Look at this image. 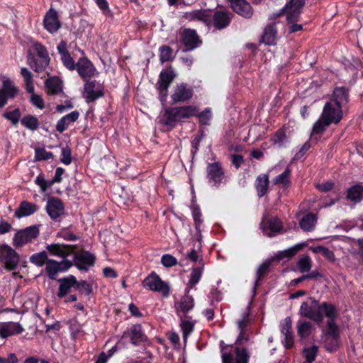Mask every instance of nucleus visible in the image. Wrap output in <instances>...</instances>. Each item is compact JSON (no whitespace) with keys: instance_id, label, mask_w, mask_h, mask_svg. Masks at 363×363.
<instances>
[{"instance_id":"obj_34","label":"nucleus","mask_w":363,"mask_h":363,"mask_svg":"<svg viewBox=\"0 0 363 363\" xmlns=\"http://www.w3.org/2000/svg\"><path fill=\"white\" fill-rule=\"evenodd\" d=\"M291 169L289 167H287L285 170L278 176L274 178L273 183L275 185H278L284 189H287L291 185Z\"/></svg>"},{"instance_id":"obj_29","label":"nucleus","mask_w":363,"mask_h":363,"mask_svg":"<svg viewBox=\"0 0 363 363\" xmlns=\"http://www.w3.org/2000/svg\"><path fill=\"white\" fill-rule=\"evenodd\" d=\"M267 227H262L264 233L268 237L276 236L282 229V223L277 217L271 218L267 223Z\"/></svg>"},{"instance_id":"obj_58","label":"nucleus","mask_w":363,"mask_h":363,"mask_svg":"<svg viewBox=\"0 0 363 363\" xmlns=\"http://www.w3.org/2000/svg\"><path fill=\"white\" fill-rule=\"evenodd\" d=\"M75 288L82 294H90L92 291V287L90 284L86 281H78L75 284Z\"/></svg>"},{"instance_id":"obj_47","label":"nucleus","mask_w":363,"mask_h":363,"mask_svg":"<svg viewBox=\"0 0 363 363\" xmlns=\"http://www.w3.org/2000/svg\"><path fill=\"white\" fill-rule=\"evenodd\" d=\"M297 328L298 335L301 337L304 338L310 335L311 332L312 325L306 321H298L297 323Z\"/></svg>"},{"instance_id":"obj_26","label":"nucleus","mask_w":363,"mask_h":363,"mask_svg":"<svg viewBox=\"0 0 363 363\" xmlns=\"http://www.w3.org/2000/svg\"><path fill=\"white\" fill-rule=\"evenodd\" d=\"M280 330L284 335V344L286 347H291L294 342L292 332V321L290 317H286L280 323Z\"/></svg>"},{"instance_id":"obj_48","label":"nucleus","mask_w":363,"mask_h":363,"mask_svg":"<svg viewBox=\"0 0 363 363\" xmlns=\"http://www.w3.org/2000/svg\"><path fill=\"white\" fill-rule=\"evenodd\" d=\"M180 326L183 334L184 342V344H186L188 337L194 330V325L191 321L182 320Z\"/></svg>"},{"instance_id":"obj_4","label":"nucleus","mask_w":363,"mask_h":363,"mask_svg":"<svg viewBox=\"0 0 363 363\" xmlns=\"http://www.w3.org/2000/svg\"><path fill=\"white\" fill-rule=\"evenodd\" d=\"M0 262L7 270L12 271L16 269L18 264L19 256L11 247L3 245L0 246Z\"/></svg>"},{"instance_id":"obj_14","label":"nucleus","mask_w":363,"mask_h":363,"mask_svg":"<svg viewBox=\"0 0 363 363\" xmlns=\"http://www.w3.org/2000/svg\"><path fill=\"white\" fill-rule=\"evenodd\" d=\"M76 69L79 75L84 79L87 80L93 77L96 69L92 62L86 57H81L77 62Z\"/></svg>"},{"instance_id":"obj_18","label":"nucleus","mask_w":363,"mask_h":363,"mask_svg":"<svg viewBox=\"0 0 363 363\" xmlns=\"http://www.w3.org/2000/svg\"><path fill=\"white\" fill-rule=\"evenodd\" d=\"M94 256L89 252H79L74 256V265L81 271H88L89 268L94 265Z\"/></svg>"},{"instance_id":"obj_23","label":"nucleus","mask_w":363,"mask_h":363,"mask_svg":"<svg viewBox=\"0 0 363 363\" xmlns=\"http://www.w3.org/2000/svg\"><path fill=\"white\" fill-rule=\"evenodd\" d=\"M207 178L214 185L220 184L224 178V172L218 162L208 164L207 167Z\"/></svg>"},{"instance_id":"obj_61","label":"nucleus","mask_w":363,"mask_h":363,"mask_svg":"<svg viewBox=\"0 0 363 363\" xmlns=\"http://www.w3.org/2000/svg\"><path fill=\"white\" fill-rule=\"evenodd\" d=\"M161 263L165 267H172L177 264V260L174 256L166 254L162 255Z\"/></svg>"},{"instance_id":"obj_52","label":"nucleus","mask_w":363,"mask_h":363,"mask_svg":"<svg viewBox=\"0 0 363 363\" xmlns=\"http://www.w3.org/2000/svg\"><path fill=\"white\" fill-rule=\"evenodd\" d=\"M50 255L57 257H65L66 253L63 247L59 244H51L46 247Z\"/></svg>"},{"instance_id":"obj_37","label":"nucleus","mask_w":363,"mask_h":363,"mask_svg":"<svg viewBox=\"0 0 363 363\" xmlns=\"http://www.w3.org/2000/svg\"><path fill=\"white\" fill-rule=\"evenodd\" d=\"M20 72L23 79L26 90L28 93H33L35 91L33 74L25 67L21 68Z\"/></svg>"},{"instance_id":"obj_36","label":"nucleus","mask_w":363,"mask_h":363,"mask_svg":"<svg viewBox=\"0 0 363 363\" xmlns=\"http://www.w3.org/2000/svg\"><path fill=\"white\" fill-rule=\"evenodd\" d=\"M45 86L48 94H56L62 91V82L57 77L48 79L45 82Z\"/></svg>"},{"instance_id":"obj_17","label":"nucleus","mask_w":363,"mask_h":363,"mask_svg":"<svg viewBox=\"0 0 363 363\" xmlns=\"http://www.w3.org/2000/svg\"><path fill=\"white\" fill-rule=\"evenodd\" d=\"M45 209L52 220L57 219L65 213L63 203L55 197H51L48 200Z\"/></svg>"},{"instance_id":"obj_50","label":"nucleus","mask_w":363,"mask_h":363,"mask_svg":"<svg viewBox=\"0 0 363 363\" xmlns=\"http://www.w3.org/2000/svg\"><path fill=\"white\" fill-rule=\"evenodd\" d=\"M191 213H192V216L194 218L196 229L198 231V233H201L200 227H201V225L202 224L203 220L201 219V213L199 208L196 205H193L191 206Z\"/></svg>"},{"instance_id":"obj_21","label":"nucleus","mask_w":363,"mask_h":363,"mask_svg":"<svg viewBox=\"0 0 363 363\" xmlns=\"http://www.w3.org/2000/svg\"><path fill=\"white\" fill-rule=\"evenodd\" d=\"M232 16L228 11H216L213 16L211 15V23L218 30L223 29L229 25Z\"/></svg>"},{"instance_id":"obj_41","label":"nucleus","mask_w":363,"mask_h":363,"mask_svg":"<svg viewBox=\"0 0 363 363\" xmlns=\"http://www.w3.org/2000/svg\"><path fill=\"white\" fill-rule=\"evenodd\" d=\"M271 264H272V260L267 259V260L264 261L258 267L257 272H256V279L255 281V284H254V291H255L259 285V280L261 279H262V277H264L267 274V273L269 270V268L271 266Z\"/></svg>"},{"instance_id":"obj_53","label":"nucleus","mask_w":363,"mask_h":363,"mask_svg":"<svg viewBox=\"0 0 363 363\" xmlns=\"http://www.w3.org/2000/svg\"><path fill=\"white\" fill-rule=\"evenodd\" d=\"M21 111L19 108H16L12 111L6 112L4 113V117L10 121L13 125H16L21 118Z\"/></svg>"},{"instance_id":"obj_10","label":"nucleus","mask_w":363,"mask_h":363,"mask_svg":"<svg viewBox=\"0 0 363 363\" xmlns=\"http://www.w3.org/2000/svg\"><path fill=\"white\" fill-rule=\"evenodd\" d=\"M84 98L90 103L104 96V86L96 81L87 82L84 86Z\"/></svg>"},{"instance_id":"obj_16","label":"nucleus","mask_w":363,"mask_h":363,"mask_svg":"<svg viewBox=\"0 0 363 363\" xmlns=\"http://www.w3.org/2000/svg\"><path fill=\"white\" fill-rule=\"evenodd\" d=\"M71 266L72 264L67 260L58 262L53 259H49L46 263L45 272L50 279H55L59 272H65Z\"/></svg>"},{"instance_id":"obj_2","label":"nucleus","mask_w":363,"mask_h":363,"mask_svg":"<svg viewBox=\"0 0 363 363\" xmlns=\"http://www.w3.org/2000/svg\"><path fill=\"white\" fill-rule=\"evenodd\" d=\"M38 58L29 50L27 55V64L37 73L42 72L48 67L50 61L48 52L46 48L38 42H35L31 46Z\"/></svg>"},{"instance_id":"obj_27","label":"nucleus","mask_w":363,"mask_h":363,"mask_svg":"<svg viewBox=\"0 0 363 363\" xmlns=\"http://www.w3.org/2000/svg\"><path fill=\"white\" fill-rule=\"evenodd\" d=\"M162 121L164 125L174 127L178 122L181 121L179 108L172 107L165 109Z\"/></svg>"},{"instance_id":"obj_54","label":"nucleus","mask_w":363,"mask_h":363,"mask_svg":"<svg viewBox=\"0 0 363 363\" xmlns=\"http://www.w3.org/2000/svg\"><path fill=\"white\" fill-rule=\"evenodd\" d=\"M317 352H318V347L317 346L313 345L311 347L305 348L303 350V354L306 359V362L308 363L313 362L315 359Z\"/></svg>"},{"instance_id":"obj_38","label":"nucleus","mask_w":363,"mask_h":363,"mask_svg":"<svg viewBox=\"0 0 363 363\" xmlns=\"http://www.w3.org/2000/svg\"><path fill=\"white\" fill-rule=\"evenodd\" d=\"M317 221V216L313 213H308L300 220L301 228L304 231L313 230Z\"/></svg>"},{"instance_id":"obj_25","label":"nucleus","mask_w":363,"mask_h":363,"mask_svg":"<svg viewBox=\"0 0 363 363\" xmlns=\"http://www.w3.org/2000/svg\"><path fill=\"white\" fill-rule=\"evenodd\" d=\"M128 337L133 345H138L140 342L146 340V336L142 331V327L140 324H135L132 326L129 331L123 333V337Z\"/></svg>"},{"instance_id":"obj_46","label":"nucleus","mask_w":363,"mask_h":363,"mask_svg":"<svg viewBox=\"0 0 363 363\" xmlns=\"http://www.w3.org/2000/svg\"><path fill=\"white\" fill-rule=\"evenodd\" d=\"M48 260V255L44 251L35 253L30 257V262L38 267H42Z\"/></svg>"},{"instance_id":"obj_64","label":"nucleus","mask_w":363,"mask_h":363,"mask_svg":"<svg viewBox=\"0 0 363 363\" xmlns=\"http://www.w3.org/2000/svg\"><path fill=\"white\" fill-rule=\"evenodd\" d=\"M200 118L201 123L203 125H207L208 121L211 117V113L210 108H206L205 111H202L198 115Z\"/></svg>"},{"instance_id":"obj_49","label":"nucleus","mask_w":363,"mask_h":363,"mask_svg":"<svg viewBox=\"0 0 363 363\" xmlns=\"http://www.w3.org/2000/svg\"><path fill=\"white\" fill-rule=\"evenodd\" d=\"M160 60L162 63L170 61L173 59L172 49L167 45H162L160 48Z\"/></svg>"},{"instance_id":"obj_24","label":"nucleus","mask_w":363,"mask_h":363,"mask_svg":"<svg viewBox=\"0 0 363 363\" xmlns=\"http://www.w3.org/2000/svg\"><path fill=\"white\" fill-rule=\"evenodd\" d=\"M232 9L238 15L249 18L253 15V9L245 0H230Z\"/></svg>"},{"instance_id":"obj_43","label":"nucleus","mask_w":363,"mask_h":363,"mask_svg":"<svg viewBox=\"0 0 363 363\" xmlns=\"http://www.w3.org/2000/svg\"><path fill=\"white\" fill-rule=\"evenodd\" d=\"M297 266L301 273L309 272L312 267V260L308 255H303L298 259Z\"/></svg>"},{"instance_id":"obj_1","label":"nucleus","mask_w":363,"mask_h":363,"mask_svg":"<svg viewBox=\"0 0 363 363\" xmlns=\"http://www.w3.org/2000/svg\"><path fill=\"white\" fill-rule=\"evenodd\" d=\"M299 314L315 322L321 323L323 316L328 318H336L337 313L334 305L323 302L320 304L315 299L302 303L300 307Z\"/></svg>"},{"instance_id":"obj_57","label":"nucleus","mask_w":363,"mask_h":363,"mask_svg":"<svg viewBox=\"0 0 363 363\" xmlns=\"http://www.w3.org/2000/svg\"><path fill=\"white\" fill-rule=\"evenodd\" d=\"M313 252H316V253H321L324 257H325L330 262H334L335 259V255H334L333 252L323 246H318V247H315L313 250Z\"/></svg>"},{"instance_id":"obj_56","label":"nucleus","mask_w":363,"mask_h":363,"mask_svg":"<svg viewBox=\"0 0 363 363\" xmlns=\"http://www.w3.org/2000/svg\"><path fill=\"white\" fill-rule=\"evenodd\" d=\"M273 142L274 145H277L278 147H282L286 142V135L285 132L282 129L278 130L273 138Z\"/></svg>"},{"instance_id":"obj_40","label":"nucleus","mask_w":363,"mask_h":363,"mask_svg":"<svg viewBox=\"0 0 363 363\" xmlns=\"http://www.w3.org/2000/svg\"><path fill=\"white\" fill-rule=\"evenodd\" d=\"M347 198L354 203H358L363 199V186L360 184L350 187L347 191Z\"/></svg>"},{"instance_id":"obj_3","label":"nucleus","mask_w":363,"mask_h":363,"mask_svg":"<svg viewBox=\"0 0 363 363\" xmlns=\"http://www.w3.org/2000/svg\"><path fill=\"white\" fill-rule=\"evenodd\" d=\"M223 363H248L249 353L245 348L225 345L221 347Z\"/></svg>"},{"instance_id":"obj_7","label":"nucleus","mask_w":363,"mask_h":363,"mask_svg":"<svg viewBox=\"0 0 363 363\" xmlns=\"http://www.w3.org/2000/svg\"><path fill=\"white\" fill-rule=\"evenodd\" d=\"M175 77L176 74L172 69H164L160 72L157 86L160 91L161 101H165L167 96V89Z\"/></svg>"},{"instance_id":"obj_12","label":"nucleus","mask_w":363,"mask_h":363,"mask_svg":"<svg viewBox=\"0 0 363 363\" xmlns=\"http://www.w3.org/2000/svg\"><path fill=\"white\" fill-rule=\"evenodd\" d=\"M335 318H328L329 320L327 323L326 331L324 336V337H326V340L332 339L333 341V345H327V350L330 352L336 350L339 345L340 330L339 327L335 323Z\"/></svg>"},{"instance_id":"obj_31","label":"nucleus","mask_w":363,"mask_h":363,"mask_svg":"<svg viewBox=\"0 0 363 363\" xmlns=\"http://www.w3.org/2000/svg\"><path fill=\"white\" fill-rule=\"evenodd\" d=\"M60 287L57 296L60 298L64 297L68 294L72 287H75L77 283V279L74 276L70 275L67 277L60 279L59 280Z\"/></svg>"},{"instance_id":"obj_15","label":"nucleus","mask_w":363,"mask_h":363,"mask_svg":"<svg viewBox=\"0 0 363 363\" xmlns=\"http://www.w3.org/2000/svg\"><path fill=\"white\" fill-rule=\"evenodd\" d=\"M193 93V89L190 86L185 83H180L175 86L171 98L174 103L184 102L192 97Z\"/></svg>"},{"instance_id":"obj_13","label":"nucleus","mask_w":363,"mask_h":363,"mask_svg":"<svg viewBox=\"0 0 363 363\" xmlns=\"http://www.w3.org/2000/svg\"><path fill=\"white\" fill-rule=\"evenodd\" d=\"M304 4L303 0H290V1L286 4L284 9L289 23H293L298 21Z\"/></svg>"},{"instance_id":"obj_19","label":"nucleus","mask_w":363,"mask_h":363,"mask_svg":"<svg viewBox=\"0 0 363 363\" xmlns=\"http://www.w3.org/2000/svg\"><path fill=\"white\" fill-rule=\"evenodd\" d=\"M183 18L189 21H200L209 26L211 23V13L209 10H194L185 12Z\"/></svg>"},{"instance_id":"obj_62","label":"nucleus","mask_w":363,"mask_h":363,"mask_svg":"<svg viewBox=\"0 0 363 363\" xmlns=\"http://www.w3.org/2000/svg\"><path fill=\"white\" fill-rule=\"evenodd\" d=\"M60 160L63 164L66 165H68L71 163V150L69 147L67 146L62 148Z\"/></svg>"},{"instance_id":"obj_5","label":"nucleus","mask_w":363,"mask_h":363,"mask_svg":"<svg viewBox=\"0 0 363 363\" xmlns=\"http://www.w3.org/2000/svg\"><path fill=\"white\" fill-rule=\"evenodd\" d=\"M143 286L152 291L160 293L163 296L169 295V286L155 272H152L143 282Z\"/></svg>"},{"instance_id":"obj_42","label":"nucleus","mask_w":363,"mask_h":363,"mask_svg":"<svg viewBox=\"0 0 363 363\" xmlns=\"http://www.w3.org/2000/svg\"><path fill=\"white\" fill-rule=\"evenodd\" d=\"M330 124H332L331 122H330L326 118H324L320 115L318 120L313 124V129H312V134L313 135L322 134Z\"/></svg>"},{"instance_id":"obj_39","label":"nucleus","mask_w":363,"mask_h":363,"mask_svg":"<svg viewBox=\"0 0 363 363\" xmlns=\"http://www.w3.org/2000/svg\"><path fill=\"white\" fill-rule=\"evenodd\" d=\"M277 36V30L275 25H268L263 33L262 36V41L267 45H273L275 43Z\"/></svg>"},{"instance_id":"obj_51","label":"nucleus","mask_w":363,"mask_h":363,"mask_svg":"<svg viewBox=\"0 0 363 363\" xmlns=\"http://www.w3.org/2000/svg\"><path fill=\"white\" fill-rule=\"evenodd\" d=\"M203 273V267L194 268L190 274L189 284L195 286L200 281Z\"/></svg>"},{"instance_id":"obj_9","label":"nucleus","mask_w":363,"mask_h":363,"mask_svg":"<svg viewBox=\"0 0 363 363\" xmlns=\"http://www.w3.org/2000/svg\"><path fill=\"white\" fill-rule=\"evenodd\" d=\"M321 116L334 124H337L343 117L342 106L328 101L325 103Z\"/></svg>"},{"instance_id":"obj_59","label":"nucleus","mask_w":363,"mask_h":363,"mask_svg":"<svg viewBox=\"0 0 363 363\" xmlns=\"http://www.w3.org/2000/svg\"><path fill=\"white\" fill-rule=\"evenodd\" d=\"M52 153L46 151L45 148L35 149V159L38 161L47 160L52 157Z\"/></svg>"},{"instance_id":"obj_22","label":"nucleus","mask_w":363,"mask_h":363,"mask_svg":"<svg viewBox=\"0 0 363 363\" xmlns=\"http://www.w3.org/2000/svg\"><path fill=\"white\" fill-rule=\"evenodd\" d=\"M43 23L45 28L51 33L57 32L61 26L57 12L52 8L46 13Z\"/></svg>"},{"instance_id":"obj_11","label":"nucleus","mask_w":363,"mask_h":363,"mask_svg":"<svg viewBox=\"0 0 363 363\" xmlns=\"http://www.w3.org/2000/svg\"><path fill=\"white\" fill-rule=\"evenodd\" d=\"M182 43L186 51L193 50L202 43L196 31L194 29L186 28L181 33Z\"/></svg>"},{"instance_id":"obj_20","label":"nucleus","mask_w":363,"mask_h":363,"mask_svg":"<svg viewBox=\"0 0 363 363\" xmlns=\"http://www.w3.org/2000/svg\"><path fill=\"white\" fill-rule=\"evenodd\" d=\"M23 330V328L18 323L11 321L0 323V337L1 338L21 334Z\"/></svg>"},{"instance_id":"obj_30","label":"nucleus","mask_w":363,"mask_h":363,"mask_svg":"<svg viewBox=\"0 0 363 363\" xmlns=\"http://www.w3.org/2000/svg\"><path fill=\"white\" fill-rule=\"evenodd\" d=\"M79 116V113L77 111H74L69 114L63 116L59 120L56 125V130L62 133L65 131L72 123L75 122Z\"/></svg>"},{"instance_id":"obj_8","label":"nucleus","mask_w":363,"mask_h":363,"mask_svg":"<svg viewBox=\"0 0 363 363\" xmlns=\"http://www.w3.org/2000/svg\"><path fill=\"white\" fill-rule=\"evenodd\" d=\"M19 92V89L9 78L4 77L2 80V86L0 89V108L4 107L8 100L14 99Z\"/></svg>"},{"instance_id":"obj_6","label":"nucleus","mask_w":363,"mask_h":363,"mask_svg":"<svg viewBox=\"0 0 363 363\" xmlns=\"http://www.w3.org/2000/svg\"><path fill=\"white\" fill-rule=\"evenodd\" d=\"M39 229L35 225L26 228L18 231L13 238V245L16 247H22L38 238Z\"/></svg>"},{"instance_id":"obj_63","label":"nucleus","mask_w":363,"mask_h":363,"mask_svg":"<svg viewBox=\"0 0 363 363\" xmlns=\"http://www.w3.org/2000/svg\"><path fill=\"white\" fill-rule=\"evenodd\" d=\"M30 94H31L30 101L32 104L40 109H43L45 108V103L42 97L40 95L35 94L34 91Z\"/></svg>"},{"instance_id":"obj_33","label":"nucleus","mask_w":363,"mask_h":363,"mask_svg":"<svg viewBox=\"0 0 363 363\" xmlns=\"http://www.w3.org/2000/svg\"><path fill=\"white\" fill-rule=\"evenodd\" d=\"M329 101L336 103L342 107V106L348 102V91L344 87L335 89L333 96Z\"/></svg>"},{"instance_id":"obj_35","label":"nucleus","mask_w":363,"mask_h":363,"mask_svg":"<svg viewBox=\"0 0 363 363\" xmlns=\"http://www.w3.org/2000/svg\"><path fill=\"white\" fill-rule=\"evenodd\" d=\"M269 177L267 174L259 175L255 180V188L257 192V196L261 198L264 196L269 188Z\"/></svg>"},{"instance_id":"obj_28","label":"nucleus","mask_w":363,"mask_h":363,"mask_svg":"<svg viewBox=\"0 0 363 363\" xmlns=\"http://www.w3.org/2000/svg\"><path fill=\"white\" fill-rule=\"evenodd\" d=\"M38 209L37 205L33 203L23 201L15 211V216L18 218L29 216L35 213Z\"/></svg>"},{"instance_id":"obj_60","label":"nucleus","mask_w":363,"mask_h":363,"mask_svg":"<svg viewBox=\"0 0 363 363\" xmlns=\"http://www.w3.org/2000/svg\"><path fill=\"white\" fill-rule=\"evenodd\" d=\"M61 60L63 65L69 70H74L76 69L77 63L74 62L69 53H64L61 56Z\"/></svg>"},{"instance_id":"obj_45","label":"nucleus","mask_w":363,"mask_h":363,"mask_svg":"<svg viewBox=\"0 0 363 363\" xmlns=\"http://www.w3.org/2000/svg\"><path fill=\"white\" fill-rule=\"evenodd\" d=\"M21 123L26 128L31 130H36L39 126V122H38V119L35 116H31V115L25 116L21 119Z\"/></svg>"},{"instance_id":"obj_44","label":"nucleus","mask_w":363,"mask_h":363,"mask_svg":"<svg viewBox=\"0 0 363 363\" xmlns=\"http://www.w3.org/2000/svg\"><path fill=\"white\" fill-rule=\"evenodd\" d=\"M178 108L181 121L194 116L198 112V108L194 106H179Z\"/></svg>"},{"instance_id":"obj_55","label":"nucleus","mask_w":363,"mask_h":363,"mask_svg":"<svg viewBox=\"0 0 363 363\" xmlns=\"http://www.w3.org/2000/svg\"><path fill=\"white\" fill-rule=\"evenodd\" d=\"M298 248L296 247H293L285 250L284 251H280L276 255V258L278 260L282 259L284 258H291L294 257L298 252Z\"/></svg>"},{"instance_id":"obj_32","label":"nucleus","mask_w":363,"mask_h":363,"mask_svg":"<svg viewBox=\"0 0 363 363\" xmlns=\"http://www.w3.org/2000/svg\"><path fill=\"white\" fill-rule=\"evenodd\" d=\"M188 294L189 290L186 291V294L181 298V301L176 305L177 311L182 312L184 315L192 310L194 306V298Z\"/></svg>"}]
</instances>
